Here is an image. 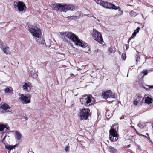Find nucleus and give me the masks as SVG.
Listing matches in <instances>:
<instances>
[{"mask_svg": "<svg viewBox=\"0 0 153 153\" xmlns=\"http://www.w3.org/2000/svg\"><path fill=\"white\" fill-rule=\"evenodd\" d=\"M122 58L123 60H125L126 59V55L125 54L122 53Z\"/></svg>", "mask_w": 153, "mask_h": 153, "instance_id": "32", "label": "nucleus"}, {"mask_svg": "<svg viewBox=\"0 0 153 153\" xmlns=\"http://www.w3.org/2000/svg\"><path fill=\"white\" fill-rule=\"evenodd\" d=\"M108 148L109 151L111 153H117V149L114 147L110 146L108 147Z\"/></svg>", "mask_w": 153, "mask_h": 153, "instance_id": "22", "label": "nucleus"}, {"mask_svg": "<svg viewBox=\"0 0 153 153\" xmlns=\"http://www.w3.org/2000/svg\"><path fill=\"white\" fill-rule=\"evenodd\" d=\"M94 18L95 19H96V18L94 17Z\"/></svg>", "mask_w": 153, "mask_h": 153, "instance_id": "51", "label": "nucleus"}, {"mask_svg": "<svg viewBox=\"0 0 153 153\" xmlns=\"http://www.w3.org/2000/svg\"><path fill=\"white\" fill-rule=\"evenodd\" d=\"M146 138H147L149 140H150V138L149 136H146Z\"/></svg>", "mask_w": 153, "mask_h": 153, "instance_id": "38", "label": "nucleus"}, {"mask_svg": "<svg viewBox=\"0 0 153 153\" xmlns=\"http://www.w3.org/2000/svg\"><path fill=\"white\" fill-rule=\"evenodd\" d=\"M141 98H142V100H143V98L142 97H141Z\"/></svg>", "mask_w": 153, "mask_h": 153, "instance_id": "48", "label": "nucleus"}, {"mask_svg": "<svg viewBox=\"0 0 153 153\" xmlns=\"http://www.w3.org/2000/svg\"><path fill=\"white\" fill-rule=\"evenodd\" d=\"M1 108L4 110H6L10 108V107L7 104L4 103L1 105Z\"/></svg>", "mask_w": 153, "mask_h": 153, "instance_id": "21", "label": "nucleus"}, {"mask_svg": "<svg viewBox=\"0 0 153 153\" xmlns=\"http://www.w3.org/2000/svg\"><path fill=\"white\" fill-rule=\"evenodd\" d=\"M140 28L139 27H137V29L134 31V32L132 34V36L133 37L135 36L136 34L139 31Z\"/></svg>", "mask_w": 153, "mask_h": 153, "instance_id": "25", "label": "nucleus"}, {"mask_svg": "<svg viewBox=\"0 0 153 153\" xmlns=\"http://www.w3.org/2000/svg\"><path fill=\"white\" fill-rule=\"evenodd\" d=\"M90 112V110L89 108H83L80 110L78 114L79 118L81 120H87L88 117L91 115Z\"/></svg>", "mask_w": 153, "mask_h": 153, "instance_id": "6", "label": "nucleus"}, {"mask_svg": "<svg viewBox=\"0 0 153 153\" xmlns=\"http://www.w3.org/2000/svg\"><path fill=\"white\" fill-rule=\"evenodd\" d=\"M94 1L96 2L98 4H100L101 3H102L101 0H94Z\"/></svg>", "mask_w": 153, "mask_h": 153, "instance_id": "31", "label": "nucleus"}, {"mask_svg": "<svg viewBox=\"0 0 153 153\" xmlns=\"http://www.w3.org/2000/svg\"><path fill=\"white\" fill-rule=\"evenodd\" d=\"M51 7L57 12H66L68 10L74 11L75 7L72 5L68 4L62 5L61 4L55 3L52 4Z\"/></svg>", "mask_w": 153, "mask_h": 153, "instance_id": "3", "label": "nucleus"}, {"mask_svg": "<svg viewBox=\"0 0 153 153\" xmlns=\"http://www.w3.org/2000/svg\"><path fill=\"white\" fill-rule=\"evenodd\" d=\"M94 54L97 56H99L102 54V52L100 50L98 49L94 51Z\"/></svg>", "mask_w": 153, "mask_h": 153, "instance_id": "17", "label": "nucleus"}, {"mask_svg": "<svg viewBox=\"0 0 153 153\" xmlns=\"http://www.w3.org/2000/svg\"><path fill=\"white\" fill-rule=\"evenodd\" d=\"M146 135H147V136H149V134L148 133H146Z\"/></svg>", "mask_w": 153, "mask_h": 153, "instance_id": "46", "label": "nucleus"}, {"mask_svg": "<svg viewBox=\"0 0 153 153\" xmlns=\"http://www.w3.org/2000/svg\"><path fill=\"white\" fill-rule=\"evenodd\" d=\"M131 39H132L131 37H130L129 38L128 40V43H129V42L131 40Z\"/></svg>", "mask_w": 153, "mask_h": 153, "instance_id": "37", "label": "nucleus"}, {"mask_svg": "<svg viewBox=\"0 0 153 153\" xmlns=\"http://www.w3.org/2000/svg\"><path fill=\"white\" fill-rule=\"evenodd\" d=\"M107 52L110 55L111 53H114L115 52V50L114 48L111 47L108 48Z\"/></svg>", "mask_w": 153, "mask_h": 153, "instance_id": "18", "label": "nucleus"}, {"mask_svg": "<svg viewBox=\"0 0 153 153\" xmlns=\"http://www.w3.org/2000/svg\"><path fill=\"white\" fill-rule=\"evenodd\" d=\"M141 73L144 74V75H146L148 74L147 70L143 71Z\"/></svg>", "mask_w": 153, "mask_h": 153, "instance_id": "30", "label": "nucleus"}, {"mask_svg": "<svg viewBox=\"0 0 153 153\" xmlns=\"http://www.w3.org/2000/svg\"><path fill=\"white\" fill-rule=\"evenodd\" d=\"M92 36L94 40L97 41L100 43L102 44L103 42V38L101 34L96 30L93 29Z\"/></svg>", "mask_w": 153, "mask_h": 153, "instance_id": "7", "label": "nucleus"}, {"mask_svg": "<svg viewBox=\"0 0 153 153\" xmlns=\"http://www.w3.org/2000/svg\"><path fill=\"white\" fill-rule=\"evenodd\" d=\"M19 8L18 9V11L19 12H22L23 10H25L26 8V6L24 3L20 1V4L19 5Z\"/></svg>", "mask_w": 153, "mask_h": 153, "instance_id": "11", "label": "nucleus"}, {"mask_svg": "<svg viewBox=\"0 0 153 153\" xmlns=\"http://www.w3.org/2000/svg\"><path fill=\"white\" fill-rule=\"evenodd\" d=\"M100 4L105 8L110 9L111 4L108 3L107 2L102 1V3Z\"/></svg>", "mask_w": 153, "mask_h": 153, "instance_id": "12", "label": "nucleus"}, {"mask_svg": "<svg viewBox=\"0 0 153 153\" xmlns=\"http://www.w3.org/2000/svg\"><path fill=\"white\" fill-rule=\"evenodd\" d=\"M127 76L128 77V74L127 75Z\"/></svg>", "mask_w": 153, "mask_h": 153, "instance_id": "50", "label": "nucleus"}, {"mask_svg": "<svg viewBox=\"0 0 153 153\" xmlns=\"http://www.w3.org/2000/svg\"><path fill=\"white\" fill-rule=\"evenodd\" d=\"M1 100V97H0V101Z\"/></svg>", "mask_w": 153, "mask_h": 153, "instance_id": "49", "label": "nucleus"}, {"mask_svg": "<svg viewBox=\"0 0 153 153\" xmlns=\"http://www.w3.org/2000/svg\"><path fill=\"white\" fill-rule=\"evenodd\" d=\"M94 18L95 19H96V18L94 17Z\"/></svg>", "mask_w": 153, "mask_h": 153, "instance_id": "52", "label": "nucleus"}, {"mask_svg": "<svg viewBox=\"0 0 153 153\" xmlns=\"http://www.w3.org/2000/svg\"><path fill=\"white\" fill-rule=\"evenodd\" d=\"M0 48L1 49H2L4 48V47H5L6 46L5 45L4 43L1 42H0Z\"/></svg>", "mask_w": 153, "mask_h": 153, "instance_id": "28", "label": "nucleus"}, {"mask_svg": "<svg viewBox=\"0 0 153 153\" xmlns=\"http://www.w3.org/2000/svg\"><path fill=\"white\" fill-rule=\"evenodd\" d=\"M6 136H5L4 137V138H3V140H2V142L5 139V138L6 137Z\"/></svg>", "mask_w": 153, "mask_h": 153, "instance_id": "40", "label": "nucleus"}, {"mask_svg": "<svg viewBox=\"0 0 153 153\" xmlns=\"http://www.w3.org/2000/svg\"><path fill=\"white\" fill-rule=\"evenodd\" d=\"M132 127L133 128V129H134L135 131H136V129L134 126H132Z\"/></svg>", "mask_w": 153, "mask_h": 153, "instance_id": "44", "label": "nucleus"}, {"mask_svg": "<svg viewBox=\"0 0 153 153\" xmlns=\"http://www.w3.org/2000/svg\"><path fill=\"white\" fill-rule=\"evenodd\" d=\"M102 97L103 98L107 99L109 98H115L116 97V95L109 90L102 93Z\"/></svg>", "mask_w": 153, "mask_h": 153, "instance_id": "9", "label": "nucleus"}, {"mask_svg": "<svg viewBox=\"0 0 153 153\" xmlns=\"http://www.w3.org/2000/svg\"><path fill=\"white\" fill-rule=\"evenodd\" d=\"M124 119V117H120V119L121 120V119Z\"/></svg>", "mask_w": 153, "mask_h": 153, "instance_id": "43", "label": "nucleus"}, {"mask_svg": "<svg viewBox=\"0 0 153 153\" xmlns=\"http://www.w3.org/2000/svg\"><path fill=\"white\" fill-rule=\"evenodd\" d=\"M28 28L30 32L32 35L35 37L38 38L36 39L37 42L41 46H45L46 45L45 41L42 37H41V30L37 26L34 25H29Z\"/></svg>", "mask_w": 153, "mask_h": 153, "instance_id": "2", "label": "nucleus"}, {"mask_svg": "<svg viewBox=\"0 0 153 153\" xmlns=\"http://www.w3.org/2000/svg\"><path fill=\"white\" fill-rule=\"evenodd\" d=\"M119 13L120 14H121V12H120V11H119ZM120 15H121V14H120Z\"/></svg>", "mask_w": 153, "mask_h": 153, "instance_id": "47", "label": "nucleus"}, {"mask_svg": "<svg viewBox=\"0 0 153 153\" xmlns=\"http://www.w3.org/2000/svg\"><path fill=\"white\" fill-rule=\"evenodd\" d=\"M23 89L27 92L30 91L31 89V85L30 83H25L22 86Z\"/></svg>", "mask_w": 153, "mask_h": 153, "instance_id": "10", "label": "nucleus"}, {"mask_svg": "<svg viewBox=\"0 0 153 153\" xmlns=\"http://www.w3.org/2000/svg\"><path fill=\"white\" fill-rule=\"evenodd\" d=\"M60 33L62 36V38L63 40L65 42H68L66 39L67 38L73 42L76 45H78L83 48H85L87 45V43L82 41L76 35L71 32H65L63 34L61 33Z\"/></svg>", "mask_w": 153, "mask_h": 153, "instance_id": "1", "label": "nucleus"}, {"mask_svg": "<svg viewBox=\"0 0 153 153\" xmlns=\"http://www.w3.org/2000/svg\"><path fill=\"white\" fill-rule=\"evenodd\" d=\"M4 53L6 54H9L10 53V52L9 50V48L8 46H6L2 49Z\"/></svg>", "mask_w": 153, "mask_h": 153, "instance_id": "16", "label": "nucleus"}, {"mask_svg": "<svg viewBox=\"0 0 153 153\" xmlns=\"http://www.w3.org/2000/svg\"><path fill=\"white\" fill-rule=\"evenodd\" d=\"M34 73L33 72V71H31V74H33Z\"/></svg>", "mask_w": 153, "mask_h": 153, "instance_id": "45", "label": "nucleus"}, {"mask_svg": "<svg viewBox=\"0 0 153 153\" xmlns=\"http://www.w3.org/2000/svg\"><path fill=\"white\" fill-rule=\"evenodd\" d=\"M70 75L71 76H72L74 75V74H70Z\"/></svg>", "mask_w": 153, "mask_h": 153, "instance_id": "41", "label": "nucleus"}, {"mask_svg": "<svg viewBox=\"0 0 153 153\" xmlns=\"http://www.w3.org/2000/svg\"><path fill=\"white\" fill-rule=\"evenodd\" d=\"M13 90L11 87H7L4 90V92L5 93H11L13 92Z\"/></svg>", "mask_w": 153, "mask_h": 153, "instance_id": "20", "label": "nucleus"}, {"mask_svg": "<svg viewBox=\"0 0 153 153\" xmlns=\"http://www.w3.org/2000/svg\"><path fill=\"white\" fill-rule=\"evenodd\" d=\"M16 147V145H6L5 146V148L7 149L10 150L12 149H13L15 148Z\"/></svg>", "mask_w": 153, "mask_h": 153, "instance_id": "23", "label": "nucleus"}, {"mask_svg": "<svg viewBox=\"0 0 153 153\" xmlns=\"http://www.w3.org/2000/svg\"><path fill=\"white\" fill-rule=\"evenodd\" d=\"M67 18L68 19H77V17L74 16H70L67 17Z\"/></svg>", "mask_w": 153, "mask_h": 153, "instance_id": "27", "label": "nucleus"}, {"mask_svg": "<svg viewBox=\"0 0 153 153\" xmlns=\"http://www.w3.org/2000/svg\"><path fill=\"white\" fill-rule=\"evenodd\" d=\"M19 96V100L23 104H27L30 102V95L28 94L24 95L23 94H20Z\"/></svg>", "mask_w": 153, "mask_h": 153, "instance_id": "8", "label": "nucleus"}, {"mask_svg": "<svg viewBox=\"0 0 153 153\" xmlns=\"http://www.w3.org/2000/svg\"><path fill=\"white\" fill-rule=\"evenodd\" d=\"M33 153H34V152H32Z\"/></svg>", "mask_w": 153, "mask_h": 153, "instance_id": "55", "label": "nucleus"}, {"mask_svg": "<svg viewBox=\"0 0 153 153\" xmlns=\"http://www.w3.org/2000/svg\"><path fill=\"white\" fill-rule=\"evenodd\" d=\"M126 49H127L128 48V45H126Z\"/></svg>", "mask_w": 153, "mask_h": 153, "instance_id": "42", "label": "nucleus"}, {"mask_svg": "<svg viewBox=\"0 0 153 153\" xmlns=\"http://www.w3.org/2000/svg\"><path fill=\"white\" fill-rule=\"evenodd\" d=\"M136 61L137 62H138L139 61V60L140 59V56L138 55H136L135 56Z\"/></svg>", "mask_w": 153, "mask_h": 153, "instance_id": "29", "label": "nucleus"}, {"mask_svg": "<svg viewBox=\"0 0 153 153\" xmlns=\"http://www.w3.org/2000/svg\"><path fill=\"white\" fill-rule=\"evenodd\" d=\"M24 119L25 120H27L28 119V117H27V116L25 115L24 116Z\"/></svg>", "mask_w": 153, "mask_h": 153, "instance_id": "35", "label": "nucleus"}, {"mask_svg": "<svg viewBox=\"0 0 153 153\" xmlns=\"http://www.w3.org/2000/svg\"><path fill=\"white\" fill-rule=\"evenodd\" d=\"M130 16L132 17H135L137 15V14L133 11H131L130 13Z\"/></svg>", "mask_w": 153, "mask_h": 153, "instance_id": "26", "label": "nucleus"}, {"mask_svg": "<svg viewBox=\"0 0 153 153\" xmlns=\"http://www.w3.org/2000/svg\"><path fill=\"white\" fill-rule=\"evenodd\" d=\"M118 129V125L117 124L112 126L109 130V139L112 142H115L118 139L119 134L117 131Z\"/></svg>", "mask_w": 153, "mask_h": 153, "instance_id": "4", "label": "nucleus"}, {"mask_svg": "<svg viewBox=\"0 0 153 153\" xmlns=\"http://www.w3.org/2000/svg\"><path fill=\"white\" fill-rule=\"evenodd\" d=\"M69 149V148L68 147H66L65 148V150L66 151H67Z\"/></svg>", "mask_w": 153, "mask_h": 153, "instance_id": "36", "label": "nucleus"}, {"mask_svg": "<svg viewBox=\"0 0 153 153\" xmlns=\"http://www.w3.org/2000/svg\"><path fill=\"white\" fill-rule=\"evenodd\" d=\"M94 100V98L91 95H85L82 96L80 99V102L81 104L87 107H89L92 105L94 103L92 102V100Z\"/></svg>", "mask_w": 153, "mask_h": 153, "instance_id": "5", "label": "nucleus"}, {"mask_svg": "<svg viewBox=\"0 0 153 153\" xmlns=\"http://www.w3.org/2000/svg\"><path fill=\"white\" fill-rule=\"evenodd\" d=\"M138 102L137 101H134L133 104L136 105H137L138 104Z\"/></svg>", "mask_w": 153, "mask_h": 153, "instance_id": "34", "label": "nucleus"}, {"mask_svg": "<svg viewBox=\"0 0 153 153\" xmlns=\"http://www.w3.org/2000/svg\"><path fill=\"white\" fill-rule=\"evenodd\" d=\"M110 9H114L115 10L118 9L119 11H120L121 14H123V11L121 10V9L119 7H117L114 4H111Z\"/></svg>", "mask_w": 153, "mask_h": 153, "instance_id": "15", "label": "nucleus"}, {"mask_svg": "<svg viewBox=\"0 0 153 153\" xmlns=\"http://www.w3.org/2000/svg\"><path fill=\"white\" fill-rule=\"evenodd\" d=\"M20 1L16 0L13 3V7L16 10H18L19 8Z\"/></svg>", "mask_w": 153, "mask_h": 153, "instance_id": "13", "label": "nucleus"}, {"mask_svg": "<svg viewBox=\"0 0 153 153\" xmlns=\"http://www.w3.org/2000/svg\"><path fill=\"white\" fill-rule=\"evenodd\" d=\"M21 134L18 131H15V137L16 140H19L21 139L22 137Z\"/></svg>", "mask_w": 153, "mask_h": 153, "instance_id": "14", "label": "nucleus"}, {"mask_svg": "<svg viewBox=\"0 0 153 153\" xmlns=\"http://www.w3.org/2000/svg\"><path fill=\"white\" fill-rule=\"evenodd\" d=\"M94 18L95 19H96V18L94 17Z\"/></svg>", "mask_w": 153, "mask_h": 153, "instance_id": "53", "label": "nucleus"}, {"mask_svg": "<svg viewBox=\"0 0 153 153\" xmlns=\"http://www.w3.org/2000/svg\"><path fill=\"white\" fill-rule=\"evenodd\" d=\"M146 86L148 87V88H146L144 86L142 85V87L145 89L146 91H149L150 89H153V85L150 86L149 85H146Z\"/></svg>", "mask_w": 153, "mask_h": 153, "instance_id": "24", "label": "nucleus"}, {"mask_svg": "<svg viewBox=\"0 0 153 153\" xmlns=\"http://www.w3.org/2000/svg\"><path fill=\"white\" fill-rule=\"evenodd\" d=\"M153 101L152 99L151 98H150L149 97H147L145 99V102L146 103L148 104H150L152 103V101Z\"/></svg>", "mask_w": 153, "mask_h": 153, "instance_id": "19", "label": "nucleus"}, {"mask_svg": "<svg viewBox=\"0 0 153 153\" xmlns=\"http://www.w3.org/2000/svg\"><path fill=\"white\" fill-rule=\"evenodd\" d=\"M106 111L107 112L108 111L107 110H106Z\"/></svg>", "mask_w": 153, "mask_h": 153, "instance_id": "54", "label": "nucleus"}, {"mask_svg": "<svg viewBox=\"0 0 153 153\" xmlns=\"http://www.w3.org/2000/svg\"><path fill=\"white\" fill-rule=\"evenodd\" d=\"M137 125L140 129H142L143 128V126L141 125V123H138Z\"/></svg>", "mask_w": 153, "mask_h": 153, "instance_id": "33", "label": "nucleus"}, {"mask_svg": "<svg viewBox=\"0 0 153 153\" xmlns=\"http://www.w3.org/2000/svg\"><path fill=\"white\" fill-rule=\"evenodd\" d=\"M139 135L140 136H143L144 137H145L146 138V136L145 135H142V134H139Z\"/></svg>", "mask_w": 153, "mask_h": 153, "instance_id": "39", "label": "nucleus"}]
</instances>
